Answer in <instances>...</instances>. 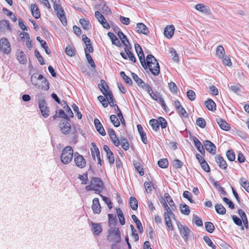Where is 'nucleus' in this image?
Masks as SVG:
<instances>
[{"mask_svg": "<svg viewBox=\"0 0 249 249\" xmlns=\"http://www.w3.org/2000/svg\"><path fill=\"white\" fill-rule=\"evenodd\" d=\"M130 207L133 210H136L138 208V202L134 197H131L129 200Z\"/></svg>", "mask_w": 249, "mask_h": 249, "instance_id": "obj_42", "label": "nucleus"}, {"mask_svg": "<svg viewBox=\"0 0 249 249\" xmlns=\"http://www.w3.org/2000/svg\"><path fill=\"white\" fill-rule=\"evenodd\" d=\"M95 17L100 24L106 20L103 15L98 11H96L95 12Z\"/></svg>", "mask_w": 249, "mask_h": 249, "instance_id": "obj_50", "label": "nucleus"}, {"mask_svg": "<svg viewBox=\"0 0 249 249\" xmlns=\"http://www.w3.org/2000/svg\"><path fill=\"white\" fill-rule=\"evenodd\" d=\"M168 87L172 93L176 94L177 93L178 87L175 83L172 82L169 83Z\"/></svg>", "mask_w": 249, "mask_h": 249, "instance_id": "obj_52", "label": "nucleus"}, {"mask_svg": "<svg viewBox=\"0 0 249 249\" xmlns=\"http://www.w3.org/2000/svg\"><path fill=\"white\" fill-rule=\"evenodd\" d=\"M227 158L230 161H233L235 159L234 153L232 150H229L226 153Z\"/></svg>", "mask_w": 249, "mask_h": 249, "instance_id": "obj_59", "label": "nucleus"}, {"mask_svg": "<svg viewBox=\"0 0 249 249\" xmlns=\"http://www.w3.org/2000/svg\"><path fill=\"white\" fill-rule=\"evenodd\" d=\"M149 124L155 131H157L159 129L160 123L157 120L154 119H151L149 121Z\"/></svg>", "mask_w": 249, "mask_h": 249, "instance_id": "obj_37", "label": "nucleus"}, {"mask_svg": "<svg viewBox=\"0 0 249 249\" xmlns=\"http://www.w3.org/2000/svg\"><path fill=\"white\" fill-rule=\"evenodd\" d=\"M37 89L44 90H48L49 89V84L47 80L43 77L39 83Z\"/></svg>", "mask_w": 249, "mask_h": 249, "instance_id": "obj_24", "label": "nucleus"}, {"mask_svg": "<svg viewBox=\"0 0 249 249\" xmlns=\"http://www.w3.org/2000/svg\"><path fill=\"white\" fill-rule=\"evenodd\" d=\"M129 47H125L124 51H125L126 54H125L124 53H121L120 54H121V56L124 59H126L127 58H128L130 60L132 61L133 62H135L136 61V59L135 56H134V55L133 54V53H131V52L129 51Z\"/></svg>", "mask_w": 249, "mask_h": 249, "instance_id": "obj_13", "label": "nucleus"}, {"mask_svg": "<svg viewBox=\"0 0 249 249\" xmlns=\"http://www.w3.org/2000/svg\"><path fill=\"white\" fill-rule=\"evenodd\" d=\"M31 12L32 15L36 19L40 17V12L39 11L37 6L36 4H32L31 5Z\"/></svg>", "mask_w": 249, "mask_h": 249, "instance_id": "obj_25", "label": "nucleus"}, {"mask_svg": "<svg viewBox=\"0 0 249 249\" xmlns=\"http://www.w3.org/2000/svg\"><path fill=\"white\" fill-rule=\"evenodd\" d=\"M205 226L206 231L210 233H212L214 229L213 224L211 222H206Z\"/></svg>", "mask_w": 249, "mask_h": 249, "instance_id": "obj_51", "label": "nucleus"}, {"mask_svg": "<svg viewBox=\"0 0 249 249\" xmlns=\"http://www.w3.org/2000/svg\"><path fill=\"white\" fill-rule=\"evenodd\" d=\"M145 189L147 193H150L153 188V185L151 182H145L144 184Z\"/></svg>", "mask_w": 249, "mask_h": 249, "instance_id": "obj_61", "label": "nucleus"}, {"mask_svg": "<svg viewBox=\"0 0 249 249\" xmlns=\"http://www.w3.org/2000/svg\"><path fill=\"white\" fill-rule=\"evenodd\" d=\"M94 124L96 130L99 134L102 136H105L106 134L105 130L99 120L98 119H95L94 120Z\"/></svg>", "mask_w": 249, "mask_h": 249, "instance_id": "obj_19", "label": "nucleus"}, {"mask_svg": "<svg viewBox=\"0 0 249 249\" xmlns=\"http://www.w3.org/2000/svg\"><path fill=\"white\" fill-rule=\"evenodd\" d=\"M16 56L20 64H24L27 62L26 56L22 51L18 50L16 53Z\"/></svg>", "mask_w": 249, "mask_h": 249, "instance_id": "obj_15", "label": "nucleus"}, {"mask_svg": "<svg viewBox=\"0 0 249 249\" xmlns=\"http://www.w3.org/2000/svg\"><path fill=\"white\" fill-rule=\"evenodd\" d=\"M120 145L124 150H127L129 149V143L127 140L125 138H121L120 139Z\"/></svg>", "mask_w": 249, "mask_h": 249, "instance_id": "obj_45", "label": "nucleus"}, {"mask_svg": "<svg viewBox=\"0 0 249 249\" xmlns=\"http://www.w3.org/2000/svg\"><path fill=\"white\" fill-rule=\"evenodd\" d=\"M178 227L180 233H189L190 230L187 227L183 226L181 224H178Z\"/></svg>", "mask_w": 249, "mask_h": 249, "instance_id": "obj_49", "label": "nucleus"}, {"mask_svg": "<svg viewBox=\"0 0 249 249\" xmlns=\"http://www.w3.org/2000/svg\"><path fill=\"white\" fill-rule=\"evenodd\" d=\"M120 74L121 76L123 78V79L126 84L130 85H131L132 83L131 79L128 76L125 75L124 72L121 71Z\"/></svg>", "mask_w": 249, "mask_h": 249, "instance_id": "obj_54", "label": "nucleus"}, {"mask_svg": "<svg viewBox=\"0 0 249 249\" xmlns=\"http://www.w3.org/2000/svg\"><path fill=\"white\" fill-rule=\"evenodd\" d=\"M146 67H142L144 69H149V71L154 75H158L160 73V66L157 59L151 54H148L145 61Z\"/></svg>", "mask_w": 249, "mask_h": 249, "instance_id": "obj_1", "label": "nucleus"}, {"mask_svg": "<svg viewBox=\"0 0 249 249\" xmlns=\"http://www.w3.org/2000/svg\"><path fill=\"white\" fill-rule=\"evenodd\" d=\"M136 31L138 33L148 35L149 33L148 28L142 23H138L136 25Z\"/></svg>", "mask_w": 249, "mask_h": 249, "instance_id": "obj_14", "label": "nucleus"}, {"mask_svg": "<svg viewBox=\"0 0 249 249\" xmlns=\"http://www.w3.org/2000/svg\"><path fill=\"white\" fill-rule=\"evenodd\" d=\"M98 87L103 94L108 91L107 89H108V87L106 82L103 80H101V83L98 85Z\"/></svg>", "mask_w": 249, "mask_h": 249, "instance_id": "obj_38", "label": "nucleus"}, {"mask_svg": "<svg viewBox=\"0 0 249 249\" xmlns=\"http://www.w3.org/2000/svg\"><path fill=\"white\" fill-rule=\"evenodd\" d=\"M131 75L133 80L136 82L138 85L142 88H144V82L136 74L132 72Z\"/></svg>", "mask_w": 249, "mask_h": 249, "instance_id": "obj_32", "label": "nucleus"}, {"mask_svg": "<svg viewBox=\"0 0 249 249\" xmlns=\"http://www.w3.org/2000/svg\"><path fill=\"white\" fill-rule=\"evenodd\" d=\"M93 147L91 148V155L93 159H95V157H97L100 156V151L94 143H92Z\"/></svg>", "mask_w": 249, "mask_h": 249, "instance_id": "obj_34", "label": "nucleus"}, {"mask_svg": "<svg viewBox=\"0 0 249 249\" xmlns=\"http://www.w3.org/2000/svg\"><path fill=\"white\" fill-rule=\"evenodd\" d=\"M73 156V151L72 147L67 146L62 151L60 157L61 161L64 164H68L71 161Z\"/></svg>", "mask_w": 249, "mask_h": 249, "instance_id": "obj_3", "label": "nucleus"}, {"mask_svg": "<svg viewBox=\"0 0 249 249\" xmlns=\"http://www.w3.org/2000/svg\"><path fill=\"white\" fill-rule=\"evenodd\" d=\"M135 49L142 66H144L146 67L145 60L141 47L138 44H135Z\"/></svg>", "mask_w": 249, "mask_h": 249, "instance_id": "obj_8", "label": "nucleus"}, {"mask_svg": "<svg viewBox=\"0 0 249 249\" xmlns=\"http://www.w3.org/2000/svg\"><path fill=\"white\" fill-rule=\"evenodd\" d=\"M228 87L232 91L236 93L240 91V89L242 87L239 84L233 83H230L228 85Z\"/></svg>", "mask_w": 249, "mask_h": 249, "instance_id": "obj_35", "label": "nucleus"}, {"mask_svg": "<svg viewBox=\"0 0 249 249\" xmlns=\"http://www.w3.org/2000/svg\"><path fill=\"white\" fill-rule=\"evenodd\" d=\"M74 160L76 166L78 167L82 168L86 166V161L85 159L78 152H75L74 154Z\"/></svg>", "mask_w": 249, "mask_h": 249, "instance_id": "obj_6", "label": "nucleus"}, {"mask_svg": "<svg viewBox=\"0 0 249 249\" xmlns=\"http://www.w3.org/2000/svg\"><path fill=\"white\" fill-rule=\"evenodd\" d=\"M65 52L68 55L72 56L74 55L75 50L71 46H67L65 49Z\"/></svg>", "mask_w": 249, "mask_h": 249, "instance_id": "obj_63", "label": "nucleus"}, {"mask_svg": "<svg viewBox=\"0 0 249 249\" xmlns=\"http://www.w3.org/2000/svg\"><path fill=\"white\" fill-rule=\"evenodd\" d=\"M43 79V76L41 74H38V73H34L31 77V81L34 86L37 88L39 85V83L41 79Z\"/></svg>", "mask_w": 249, "mask_h": 249, "instance_id": "obj_10", "label": "nucleus"}, {"mask_svg": "<svg viewBox=\"0 0 249 249\" xmlns=\"http://www.w3.org/2000/svg\"><path fill=\"white\" fill-rule=\"evenodd\" d=\"M178 227L180 233H189L190 230L187 227L183 226L181 224H178Z\"/></svg>", "mask_w": 249, "mask_h": 249, "instance_id": "obj_48", "label": "nucleus"}, {"mask_svg": "<svg viewBox=\"0 0 249 249\" xmlns=\"http://www.w3.org/2000/svg\"><path fill=\"white\" fill-rule=\"evenodd\" d=\"M158 164L159 166V167L165 168H166L168 166V162L167 159H163L160 160L158 162Z\"/></svg>", "mask_w": 249, "mask_h": 249, "instance_id": "obj_53", "label": "nucleus"}, {"mask_svg": "<svg viewBox=\"0 0 249 249\" xmlns=\"http://www.w3.org/2000/svg\"><path fill=\"white\" fill-rule=\"evenodd\" d=\"M193 221L197 226H202L203 223L202 220L196 215H193Z\"/></svg>", "mask_w": 249, "mask_h": 249, "instance_id": "obj_60", "label": "nucleus"}, {"mask_svg": "<svg viewBox=\"0 0 249 249\" xmlns=\"http://www.w3.org/2000/svg\"><path fill=\"white\" fill-rule=\"evenodd\" d=\"M110 120L111 122L114 125V126L118 127L120 125V122L116 115H111L110 116Z\"/></svg>", "mask_w": 249, "mask_h": 249, "instance_id": "obj_47", "label": "nucleus"}, {"mask_svg": "<svg viewBox=\"0 0 249 249\" xmlns=\"http://www.w3.org/2000/svg\"><path fill=\"white\" fill-rule=\"evenodd\" d=\"M116 211L118 214V217L120 222V224L122 225H124L125 224V219L123 214V213L122 210L119 208H116Z\"/></svg>", "mask_w": 249, "mask_h": 249, "instance_id": "obj_33", "label": "nucleus"}, {"mask_svg": "<svg viewBox=\"0 0 249 249\" xmlns=\"http://www.w3.org/2000/svg\"><path fill=\"white\" fill-rule=\"evenodd\" d=\"M204 240L207 244V245L211 247L213 249H215V246L213 245L210 238L207 236H204L203 237Z\"/></svg>", "mask_w": 249, "mask_h": 249, "instance_id": "obj_64", "label": "nucleus"}, {"mask_svg": "<svg viewBox=\"0 0 249 249\" xmlns=\"http://www.w3.org/2000/svg\"><path fill=\"white\" fill-rule=\"evenodd\" d=\"M138 130L141 137L142 142L146 144L147 142V138L146 137V134L143 131V129L141 124H138L137 125Z\"/></svg>", "mask_w": 249, "mask_h": 249, "instance_id": "obj_26", "label": "nucleus"}, {"mask_svg": "<svg viewBox=\"0 0 249 249\" xmlns=\"http://www.w3.org/2000/svg\"><path fill=\"white\" fill-rule=\"evenodd\" d=\"M0 51L5 54H9L11 51L10 44L6 38L0 39Z\"/></svg>", "mask_w": 249, "mask_h": 249, "instance_id": "obj_5", "label": "nucleus"}, {"mask_svg": "<svg viewBox=\"0 0 249 249\" xmlns=\"http://www.w3.org/2000/svg\"><path fill=\"white\" fill-rule=\"evenodd\" d=\"M169 52L171 55L173 56V60L174 61L178 62V56L175 50L173 48H170L169 49Z\"/></svg>", "mask_w": 249, "mask_h": 249, "instance_id": "obj_56", "label": "nucleus"}, {"mask_svg": "<svg viewBox=\"0 0 249 249\" xmlns=\"http://www.w3.org/2000/svg\"><path fill=\"white\" fill-rule=\"evenodd\" d=\"M216 54L219 58H222L224 56L225 50L223 46L219 45L217 47Z\"/></svg>", "mask_w": 249, "mask_h": 249, "instance_id": "obj_39", "label": "nucleus"}, {"mask_svg": "<svg viewBox=\"0 0 249 249\" xmlns=\"http://www.w3.org/2000/svg\"><path fill=\"white\" fill-rule=\"evenodd\" d=\"M103 188V182L99 178H93L90 181V185L86 187V190L88 191L93 190L96 193L101 192Z\"/></svg>", "mask_w": 249, "mask_h": 249, "instance_id": "obj_2", "label": "nucleus"}, {"mask_svg": "<svg viewBox=\"0 0 249 249\" xmlns=\"http://www.w3.org/2000/svg\"><path fill=\"white\" fill-rule=\"evenodd\" d=\"M91 208L94 213L98 214L101 212V206L98 198L93 199Z\"/></svg>", "mask_w": 249, "mask_h": 249, "instance_id": "obj_16", "label": "nucleus"}, {"mask_svg": "<svg viewBox=\"0 0 249 249\" xmlns=\"http://www.w3.org/2000/svg\"><path fill=\"white\" fill-rule=\"evenodd\" d=\"M203 144L205 149L210 153L214 154L216 152V146L211 142L208 140H205L203 142Z\"/></svg>", "mask_w": 249, "mask_h": 249, "instance_id": "obj_9", "label": "nucleus"}, {"mask_svg": "<svg viewBox=\"0 0 249 249\" xmlns=\"http://www.w3.org/2000/svg\"><path fill=\"white\" fill-rule=\"evenodd\" d=\"M240 184L244 188L246 191L249 193V182L245 177H241L239 180Z\"/></svg>", "mask_w": 249, "mask_h": 249, "instance_id": "obj_29", "label": "nucleus"}, {"mask_svg": "<svg viewBox=\"0 0 249 249\" xmlns=\"http://www.w3.org/2000/svg\"><path fill=\"white\" fill-rule=\"evenodd\" d=\"M215 161L221 168L223 169H226L227 168V164L221 156L217 155L215 157Z\"/></svg>", "mask_w": 249, "mask_h": 249, "instance_id": "obj_23", "label": "nucleus"}, {"mask_svg": "<svg viewBox=\"0 0 249 249\" xmlns=\"http://www.w3.org/2000/svg\"><path fill=\"white\" fill-rule=\"evenodd\" d=\"M215 209L216 212L220 214H224L226 213V209L225 207L221 204H217L215 205Z\"/></svg>", "mask_w": 249, "mask_h": 249, "instance_id": "obj_41", "label": "nucleus"}, {"mask_svg": "<svg viewBox=\"0 0 249 249\" xmlns=\"http://www.w3.org/2000/svg\"><path fill=\"white\" fill-rule=\"evenodd\" d=\"M193 141L195 147L197 150L202 154H204L205 150L201 142L196 137L193 138Z\"/></svg>", "mask_w": 249, "mask_h": 249, "instance_id": "obj_22", "label": "nucleus"}, {"mask_svg": "<svg viewBox=\"0 0 249 249\" xmlns=\"http://www.w3.org/2000/svg\"><path fill=\"white\" fill-rule=\"evenodd\" d=\"M59 127L62 133L67 134L69 133L71 126L70 123L63 121L59 124Z\"/></svg>", "mask_w": 249, "mask_h": 249, "instance_id": "obj_12", "label": "nucleus"}, {"mask_svg": "<svg viewBox=\"0 0 249 249\" xmlns=\"http://www.w3.org/2000/svg\"><path fill=\"white\" fill-rule=\"evenodd\" d=\"M108 224L109 227H111V226H114V225L117 223L116 220L115 216L113 214H108Z\"/></svg>", "mask_w": 249, "mask_h": 249, "instance_id": "obj_46", "label": "nucleus"}, {"mask_svg": "<svg viewBox=\"0 0 249 249\" xmlns=\"http://www.w3.org/2000/svg\"><path fill=\"white\" fill-rule=\"evenodd\" d=\"M183 196L187 199L191 203H193L194 202V201L192 199V194L187 191H184L183 193Z\"/></svg>", "mask_w": 249, "mask_h": 249, "instance_id": "obj_57", "label": "nucleus"}, {"mask_svg": "<svg viewBox=\"0 0 249 249\" xmlns=\"http://www.w3.org/2000/svg\"><path fill=\"white\" fill-rule=\"evenodd\" d=\"M149 95L153 99L160 103L161 106L164 108V109H166V106L164 101L160 95L156 94L153 91L151 92Z\"/></svg>", "mask_w": 249, "mask_h": 249, "instance_id": "obj_17", "label": "nucleus"}, {"mask_svg": "<svg viewBox=\"0 0 249 249\" xmlns=\"http://www.w3.org/2000/svg\"><path fill=\"white\" fill-rule=\"evenodd\" d=\"M206 107L210 110L213 111L215 110L216 105L212 99H208L205 102Z\"/></svg>", "mask_w": 249, "mask_h": 249, "instance_id": "obj_30", "label": "nucleus"}, {"mask_svg": "<svg viewBox=\"0 0 249 249\" xmlns=\"http://www.w3.org/2000/svg\"><path fill=\"white\" fill-rule=\"evenodd\" d=\"M78 178L81 180L82 184H86L88 181L87 173H85L83 175H79Z\"/></svg>", "mask_w": 249, "mask_h": 249, "instance_id": "obj_62", "label": "nucleus"}, {"mask_svg": "<svg viewBox=\"0 0 249 249\" xmlns=\"http://www.w3.org/2000/svg\"><path fill=\"white\" fill-rule=\"evenodd\" d=\"M170 217H172V216H169L167 215V214H164V219L165 221L166 225L169 229H172V226L171 222Z\"/></svg>", "mask_w": 249, "mask_h": 249, "instance_id": "obj_58", "label": "nucleus"}, {"mask_svg": "<svg viewBox=\"0 0 249 249\" xmlns=\"http://www.w3.org/2000/svg\"><path fill=\"white\" fill-rule=\"evenodd\" d=\"M43 79V76L41 74H38V73H34L31 77V81L34 86L37 88L39 85V83L41 79Z\"/></svg>", "mask_w": 249, "mask_h": 249, "instance_id": "obj_11", "label": "nucleus"}, {"mask_svg": "<svg viewBox=\"0 0 249 249\" xmlns=\"http://www.w3.org/2000/svg\"><path fill=\"white\" fill-rule=\"evenodd\" d=\"M196 124L201 128H204L206 126V121L202 118H199L196 121Z\"/></svg>", "mask_w": 249, "mask_h": 249, "instance_id": "obj_55", "label": "nucleus"}, {"mask_svg": "<svg viewBox=\"0 0 249 249\" xmlns=\"http://www.w3.org/2000/svg\"><path fill=\"white\" fill-rule=\"evenodd\" d=\"M79 22L84 29L88 30L90 28L91 25L89 20L82 18L80 19Z\"/></svg>", "mask_w": 249, "mask_h": 249, "instance_id": "obj_36", "label": "nucleus"}, {"mask_svg": "<svg viewBox=\"0 0 249 249\" xmlns=\"http://www.w3.org/2000/svg\"><path fill=\"white\" fill-rule=\"evenodd\" d=\"M180 208L182 213L185 215H188L190 213V210L189 207L186 204H181Z\"/></svg>", "mask_w": 249, "mask_h": 249, "instance_id": "obj_44", "label": "nucleus"}, {"mask_svg": "<svg viewBox=\"0 0 249 249\" xmlns=\"http://www.w3.org/2000/svg\"><path fill=\"white\" fill-rule=\"evenodd\" d=\"M108 36L110 38L112 44L119 46L120 45V42L116 36L112 33L108 32Z\"/></svg>", "mask_w": 249, "mask_h": 249, "instance_id": "obj_31", "label": "nucleus"}, {"mask_svg": "<svg viewBox=\"0 0 249 249\" xmlns=\"http://www.w3.org/2000/svg\"><path fill=\"white\" fill-rule=\"evenodd\" d=\"M107 239L111 242H118L121 240L120 234H108Z\"/></svg>", "mask_w": 249, "mask_h": 249, "instance_id": "obj_40", "label": "nucleus"}, {"mask_svg": "<svg viewBox=\"0 0 249 249\" xmlns=\"http://www.w3.org/2000/svg\"><path fill=\"white\" fill-rule=\"evenodd\" d=\"M53 3V8L55 11L57 12V16L59 18L61 23L64 26H66L67 21L64 15V12L61 6L59 4V0H51Z\"/></svg>", "mask_w": 249, "mask_h": 249, "instance_id": "obj_4", "label": "nucleus"}, {"mask_svg": "<svg viewBox=\"0 0 249 249\" xmlns=\"http://www.w3.org/2000/svg\"><path fill=\"white\" fill-rule=\"evenodd\" d=\"M118 36L125 47H130V43L127 38H126V36L124 34L123 32L121 31L118 32Z\"/></svg>", "mask_w": 249, "mask_h": 249, "instance_id": "obj_27", "label": "nucleus"}, {"mask_svg": "<svg viewBox=\"0 0 249 249\" xmlns=\"http://www.w3.org/2000/svg\"><path fill=\"white\" fill-rule=\"evenodd\" d=\"M38 106L42 116L45 118L48 117L50 114V111L45 101L44 100H39Z\"/></svg>", "mask_w": 249, "mask_h": 249, "instance_id": "obj_7", "label": "nucleus"}, {"mask_svg": "<svg viewBox=\"0 0 249 249\" xmlns=\"http://www.w3.org/2000/svg\"><path fill=\"white\" fill-rule=\"evenodd\" d=\"M175 28L172 25L167 26L164 29V34L166 37L171 38L174 35Z\"/></svg>", "mask_w": 249, "mask_h": 249, "instance_id": "obj_20", "label": "nucleus"}, {"mask_svg": "<svg viewBox=\"0 0 249 249\" xmlns=\"http://www.w3.org/2000/svg\"><path fill=\"white\" fill-rule=\"evenodd\" d=\"M216 122L220 127L225 131H228L230 129L229 124L223 119L218 118L216 119Z\"/></svg>", "mask_w": 249, "mask_h": 249, "instance_id": "obj_21", "label": "nucleus"}, {"mask_svg": "<svg viewBox=\"0 0 249 249\" xmlns=\"http://www.w3.org/2000/svg\"><path fill=\"white\" fill-rule=\"evenodd\" d=\"M195 9L197 11H198L200 12L205 13V14H209L210 13V9L207 8V7L203 5V4H197L195 6Z\"/></svg>", "mask_w": 249, "mask_h": 249, "instance_id": "obj_28", "label": "nucleus"}, {"mask_svg": "<svg viewBox=\"0 0 249 249\" xmlns=\"http://www.w3.org/2000/svg\"><path fill=\"white\" fill-rule=\"evenodd\" d=\"M11 31V27L8 20H2L0 21V32H5L6 31Z\"/></svg>", "mask_w": 249, "mask_h": 249, "instance_id": "obj_18", "label": "nucleus"}, {"mask_svg": "<svg viewBox=\"0 0 249 249\" xmlns=\"http://www.w3.org/2000/svg\"><path fill=\"white\" fill-rule=\"evenodd\" d=\"M91 224L93 232L95 233H100L102 231L100 224L92 223Z\"/></svg>", "mask_w": 249, "mask_h": 249, "instance_id": "obj_43", "label": "nucleus"}]
</instances>
